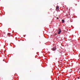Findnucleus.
Listing matches in <instances>:
<instances>
[{"mask_svg": "<svg viewBox=\"0 0 80 80\" xmlns=\"http://www.w3.org/2000/svg\"><path fill=\"white\" fill-rule=\"evenodd\" d=\"M62 23H64L65 22V21L64 20H62Z\"/></svg>", "mask_w": 80, "mask_h": 80, "instance_id": "4", "label": "nucleus"}, {"mask_svg": "<svg viewBox=\"0 0 80 80\" xmlns=\"http://www.w3.org/2000/svg\"><path fill=\"white\" fill-rule=\"evenodd\" d=\"M59 31L58 32V34H60L61 33V30L60 29V28H59V30H58Z\"/></svg>", "mask_w": 80, "mask_h": 80, "instance_id": "1", "label": "nucleus"}, {"mask_svg": "<svg viewBox=\"0 0 80 80\" xmlns=\"http://www.w3.org/2000/svg\"><path fill=\"white\" fill-rule=\"evenodd\" d=\"M57 19H58V18H57Z\"/></svg>", "mask_w": 80, "mask_h": 80, "instance_id": "6", "label": "nucleus"}, {"mask_svg": "<svg viewBox=\"0 0 80 80\" xmlns=\"http://www.w3.org/2000/svg\"><path fill=\"white\" fill-rule=\"evenodd\" d=\"M59 8L58 6H57L56 9V11H58V10H59Z\"/></svg>", "mask_w": 80, "mask_h": 80, "instance_id": "3", "label": "nucleus"}, {"mask_svg": "<svg viewBox=\"0 0 80 80\" xmlns=\"http://www.w3.org/2000/svg\"><path fill=\"white\" fill-rule=\"evenodd\" d=\"M8 36H10V35H9H9H8Z\"/></svg>", "mask_w": 80, "mask_h": 80, "instance_id": "7", "label": "nucleus"}, {"mask_svg": "<svg viewBox=\"0 0 80 80\" xmlns=\"http://www.w3.org/2000/svg\"><path fill=\"white\" fill-rule=\"evenodd\" d=\"M10 33H8V35H10Z\"/></svg>", "mask_w": 80, "mask_h": 80, "instance_id": "5", "label": "nucleus"}, {"mask_svg": "<svg viewBox=\"0 0 80 80\" xmlns=\"http://www.w3.org/2000/svg\"><path fill=\"white\" fill-rule=\"evenodd\" d=\"M56 49H57L56 48V47H54L53 48H52V51H55Z\"/></svg>", "mask_w": 80, "mask_h": 80, "instance_id": "2", "label": "nucleus"}]
</instances>
